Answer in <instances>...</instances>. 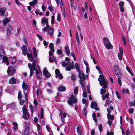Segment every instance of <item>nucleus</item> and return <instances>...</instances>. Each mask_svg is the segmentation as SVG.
<instances>
[{
	"mask_svg": "<svg viewBox=\"0 0 135 135\" xmlns=\"http://www.w3.org/2000/svg\"><path fill=\"white\" fill-rule=\"evenodd\" d=\"M60 7L61 8V9H65L64 6V3L62 1V0H61Z\"/></svg>",
	"mask_w": 135,
	"mask_h": 135,
	"instance_id": "nucleus-41",
	"label": "nucleus"
},
{
	"mask_svg": "<svg viewBox=\"0 0 135 135\" xmlns=\"http://www.w3.org/2000/svg\"><path fill=\"white\" fill-rule=\"evenodd\" d=\"M103 42L104 45L109 43L110 42L108 38L106 37H104L103 38Z\"/></svg>",
	"mask_w": 135,
	"mask_h": 135,
	"instance_id": "nucleus-21",
	"label": "nucleus"
},
{
	"mask_svg": "<svg viewBox=\"0 0 135 135\" xmlns=\"http://www.w3.org/2000/svg\"><path fill=\"white\" fill-rule=\"evenodd\" d=\"M76 77L75 75L74 74H72L71 78L72 80H75L76 79Z\"/></svg>",
	"mask_w": 135,
	"mask_h": 135,
	"instance_id": "nucleus-49",
	"label": "nucleus"
},
{
	"mask_svg": "<svg viewBox=\"0 0 135 135\" xmlns=\"http://www.w3.org/2000/svg\"><path fill=\"white\" fill-rule=\"evenodd\" d=\"M58 90L60 92L65 91L66 90V88L65 86H61L58 88Z\"/></svg>",
	"mask_w": 135,
	"mask_h": 135,
	"instance_id": "nucleus-23",
	"label": "nucleus"
},
{
	"mask_svg": "<svg viewBox=\"0 0 135 135\" xmlns=\"http://www.w3.org/2000/svg\"><path fill=\"white\" fill-rule=\"evenodd\" d=\"M119 52L118 54V57L120 60L122 59V55H123V51L122 47L119 48Z\"/></svg>",
	"mask_w": 135,
	"mask_h": 135,
	"instance_id": "nucleus-14",
	"label": "nucleus"
},
{
	"mask_svg": "<svg viewBox=\"0 0 135 135\" xmlns=\"http://www.w3.org/2000/svg\"><path fill=\"white\" fill-rule=\"evenodd\" d=\"M77 100L76 98L74 97V95H72L69 97V100L68 102L70 106L73 105V103L75 104L77 102Z\"/></svg>",
	"mask_w": 135,
	"mask_h": 135,
	"instance_id": "nucleus-8",
	"label": "nucleus"
},
{
	"mask_svg": "<svg viewBox=\"0 0 135 135\" xmlns=\"http://www.w3.org/2000/svg\"><path fill=\"white\" fill-rule=\"evenodd\" d=\"M49 47L50 50H54V47L53 44L52 43H50L49 45Z\"/></svg>",
	"mask_w": 135,
	"mask_h": 135,
	"instance_id": "nucleus-43",
	"label": "nucleus"
},
{
	"mask_svg": "<svg viewBox=\"0 0 135 135\" xmlns=\"http://www.w3.org/2000/svg\"><path fill=\"white\" fill-rule=\"evenodd\" d=\"M22 87L23 91V93L24 95L26 101L27 100H28L27 94L28 85L27 84H26L24 81L23 82Z\"/></svg>",
	"mask_w": 135,
	"mask_h": 135,
	"instance_id": "nucleus-6",
	"label": "nucleus"
},
{
	"mask_svg": "<svg viewBox=\"0 0 135 135\" xmlns=\"http://www.w3.org/2000/svg\"><path fill=\"white\" fill-rule=\"evenodd\" d=\"M47 72H48L46 68H44L43 70V74H45L47 73Z\"/></svg>",
	"mask_w": 135,
	"mask_h": 135,
	"instance_id": "nucleus-59",
	"label": "nucleus"
},
{
	"mask_svg": "<svg viewBox=\"0 0 135 135\" xmlns=\"http://www.w3.org/2000/svg\"><path fill=\"white\" fill-rule=\"evenodd\" d=\"M114 133L113 132H110L108 131H107V135H113Z\"/></svg>",
	"mask_w": 135,
	"mask_h": 135,
	"instance_id": "nucleus-56",
	"label": "nucleus"
},
{
	"mask_svg": "<svg viewBox=\"0 0 135 135\" xmlns=\"http://www.w3.org/2000/svg\"><path fill=\"white\" fill-rule=\"evenodd\" d=\"M43 44L45 46V48H46L47 47V46L48 44V43L46 42L45 41H43Z\"/></svg>",
	"mask_w": 135,
	"mask_h": 135,
	"instance_id": "nucleus-52",
	"label": "nucleus"
},
{
	"mask_svg": "<svg viewBox=\"0 0 135 135\" xmlns=\"http://www.w3.org/2000/svg\"><path fill=\"white\" fill-rule=\"evenodd\" d=\"M122 39L123 40V41L124 45L125 46H126V39L125 38L123 37L122 36Z\"/></svg>",
	"mask_w": 135,
	"mask_h": 135,
	"instance_id": "nucleus-54",
	"label": "nucleus"
},
{
	"mask_svg": "<svg viewBox=\"0 0 135 135\" xmlns=\"http://www.w3.org/2000/svg\"><path fill=\"white\" fill-rule=\"evenodd\" d=\"M98 129L100 132L102 131L103 130L102 126L101 124H99L98 126Z\"/></svg>",
	"mask_w": 135,
	"mask_h": 135,
	"instance_id": "nucleus-48",
	"label": "nucleus"
},
{
	"mask_svg": "<svg viewBox=\"0 0 135 135\" xmlns=\"http://www.w3.org/2000/svg\"><path fill=\"white\" fill-rule=\"evenodd\" d=\"M48 33L49 34L50 36H52L54 32V29L52 27H50L47 31Z\"/></svg>",
	"mask_w": 135,
	"mask_h": 135,
	"instance_id": "nucleus-18",
	"label": "nucleus"
},
{
	"mask_svg": "<svg viewBox=\"0 0 135 135\" xmlns=\"http://www.w3.org/2000/svg\"><path fill=\"white\" fill-rule=\"evenodd\" d=\"M129 105L130 106H134L135 107V100L134 101H131L129 103Z\"/></svg>",
	"mask_w": 135,
	"mask_h": 135,
	"instance_id": "nucleus-40",
	"label": "nucleus"
},
{
	"mask_svg": "<svg viewBox=\"0 0 135 135\" xmlns=\"http://www.w3.org/2000/svg\"><path fill=\"white\" fill-rule=\"evenodd\" d=\"M62 15L64 16V17H65V9H61Z\"/></svg>",
	"mask_w": 135,
	"mask_h": 135,
	"instance_id": "nucleus-55",
	"label": "nucleus"
},
{
	"mask_svg": "<svg viewBox=\"0 0 135 135\" xmlns=\"http://www.w3.org/2000/svg\"><path fill=\"white\" fill-rule=\"evenodd\" d=\"M8 61L9 60L11 64L15 62L16 61V59L15 57H11L9 59H8Z\"/></svg>",
	"mask_w": 135,
	"mask_h": 135,
	"instance_id": "nucleus-29",
	"label": "nucleus"
},
{
	"mask_svg": "<svg viewBox=\"0 0 135 135\" xmlns=\"http://www.w3.org/2000/svg\"><path fill=\"white\" fill-rule=\"evenodd\" d=\"M65 51L67 55H69L70 53V51L68 45H66L65 47Z\"/></svg>",
	"mask_w": 135,
	"mask_h": 135,
	"instance_id": "nucleus-22",
	"label": "nucleus"
},
{
	"mask_svg": "<svg viewBox=\"0 0 135 135\" xmlns=\"http://www.w3.org/2000/svg\"><path fill=\"white\" fill-rule=\"evenodd\" d=\"M37 0H33L29 3V4L30 6H33L35 5L37 2Z\"/></svg>",
	"mask_w": 135,
	"mask_h": 135,
	"instance_id": "nucleus-28",
	"label": "nucleus"
},
{
	"mask_svg": "<svg viewBox=\"0 0 135 135\" xmlns=\"http://www.w3.org/2000/svg\"><path fill=\"white\" fill-rule=\"evenodd\" d=\"M12 124L14 126L13 128V129L14 131H16L18 129V125L16 122H13Z\"/></svg>",
	"mask_w": 135,
	"mask_h": 135,
	"instance_id": "nucleus-19",
	"label": "nucleus"
},
{
	"mask_svg": "<svg viewBox=\"0 0 135 135\" xmlns=\"http://www.w3.org/2000/svg\"><path fill=\"white\" fill-rule=\"evenodd\" d=\"M22 98L21 92V91H19L18 93V99H20Z\"/></svg>",
	"mask_w": 135,
	"mask_h": 135,
	"instance_id": "nucleus-46",
	"label": "nucleus"
},
{
	"mask_svg": "<svg viewBox=\"0 0 135 135\" xmlns=\"http://www.w3.org/2000/svg\"><path fill=\"white\" fill-rule=\"evenodd\" d=\"M48 9L51 12H52L54 10L52 7L50 6H49L48 7Z\"/></svg>",
	"mask_w": 135,
	"mask_h": 135,
	"instance_id": "nucleus-63",
	"label": "nucleus"
},
{
	"mask_svg": "<svg viewBox=\"0 0 135 135\" xmlns=\"http://www.w3.org/2000/svg\"><path fill=\"white\" fill-rule=\"evenodd\" d=\"M119 75V77L118 76H117L118 78V81L119 84L120 85H121L122 83L121 80L120 79V78L121 77V74H120V75Z\"/></svg>",
	"mask_w": 135,
	"mask_h": 135,
	"instance_id": "nucleus-37",
	"label": "nucleus"
},
{
	"mask_svg": "<svg viewBox=\"0 0 135 135\" xmlns=\"http://www.w3.org/2000/svg\"><path fill=\"white\" fill-rule=\"evenodd\" d=\"M60 113L59 114V115L60 116H61V120L62 121V122L63 123L64 121V118H63V117H62V115L60 110Z\"/></svg>",
	"mask_w": 135,
	"mask_h": 135,
	"instance_id": "nucleus-53",
	"label": "nucleus"
},
{
	"mask_svg": "<svg viewBox=\"0 0 135 135\" xmlns=\"http://www.w3.org/2000/svg\"><path fill=\"white\" fill-rule=\"evenodd\" d=\"M22 51V54L24 55H27V57L29 60L31 62L33 61L32 64L29 63L28 66L30 69V76H31L33 74V70L36 71V74H41V72L40 70L39 65L38 64L36 65V64L35 60L33 61V57L32 56V53L31 50L28 49V50L27 47L23 45L21 48Z\"/></svg>",
	"mask_w": 135,
	"mask_h": 135,
	"instance_id": "nucleus-1",
	"label": "nucleus"
},
{
	"mask_svg": "<svg viewBox=\"0 0 135 135\" xmlns=\"http://www.w3.org/2000/svg\"><path fill=\"white\" fill-rule=\"evenodd\" d=\"M44 75H45V77L46 78L49 77L51 75L48 72H47L45 74H44Z\"/></svg>",
	"mask_w": 135,
	"mask_h": 135,
	"instance_id": "nucleus-58",
	"label": "nucleus"
},
{
	"mask_svg": "<svg viewBox=\"0 0 135 135\" xmlns=\"http://www.w3.org/2000/svg\"><path fill=\"white\" fill-rule=\"evenodd\" d=\"M80 128L79 127H77V130L78 135H81L82 131L80 129Z\"/></svg>",
	"mask_w": 135,
	"mask_h": 135,
	"instance_id": "nucleus-34",
	"label": "nucleus"
},
{
	"mask_svg": "<svg viewBox=\"0 0 135 135\" xmlns=\"http://www.w3.org/2000/svg\"><path fill=\"white\" fill-rule=\"evenodd\" d=\"M10 68L8 67V69L7 71V72L8 75L9 76H11L15 72V70L13 68L11 67L10 66H9Z\"/></svg>",
	"mask_w": 135,
	"mask_h": 135,
	"instance_id": "nucleus-10",
	"label": "nucleus"
},
{
	"mask_svg": "<svg viewBox=\"0 0 135 135\" xmlns=\"http://www.w3.org/2000/svg\"><path fill=\"white\" fill-rule=\"evenodd\" d=\"M133 111L134 109L133 108L130 109L129 110V112L131 114H132L133 112Z\"/></svg>",
	"mask_w": 135,
	"mask_h": 135,
	"instance_id": "nucleus-61",
	"label": "nucleus"
},
{
	"mask_svg": "<svg viewBox=\"0 0 135 135\" xmlns=\"http://www.w3.org/2000/svg\"><path fill=\"white\" fill-rule=\"evenodd\" d=\"M33 51L34 57H36L37 55V52H38V51L36 50V48L34 47L33 49Z\"/></svg>",
	"mask_w": 135,
	"mask_h": 135,
	"instance_id": "nucleus-27",
	"label": "nucleus"
},
{
	"mask_svg": "<svg viewBox=\"0 0 135 135\" xmlns=\"http://www.w3.org/2000/svg\"><path fill=\"white\" fill-rule=\"evenodd\" d=\"M41 91L38 89L36 90V94L37 97H41Z\"/></svg>",
	"mask_w": 135,
	"mask_h": 135,
	"instance_id": "nucleus-31",
	"label": "nucleus"
},
{
	"mask_svg": "<svg viewBox=\"0 0 135 135\" xmlns=\"http://www.w3.org/2000/svg\"><path fill=\"white\" fill-rule=\"evenodd\" d=\"M84 81H79V82L81 85V87L82 88V90L85 91L86 90V88L85 83H84Z\"/></svg>",
	"mask_w": 135,
	"mask_h": 135,
	"instance_id": "nucleus-20",
	"label": "nucleus"
},
{
	"mask_svg": "<svg viewBox=\"0 0 135 135\" xmlns=\"http://www.w3.org/2000/svg\"><path fill=\"white\" fill-rule=\"evenodd\" d=\"M113 68L115 72V73L117 76L119 77V75H120V73L119 71V68L118 66L116 65H113Z\"/></svg>",
	"mask_w": 135,
	"mask_h": 135,
	"instance_id": "nucleus-13",
	"label": "nucleus"
},
{
	"mask_svg": "<svg viewBox=\"0 0 135 135\" xmlns=\"http://www.w3.org/2000/svg\"><path fill=\"white\" fill-rule=\"evenodd\" d=\"M75 68L78 71V72H79V71H81L80 70L79 66L77 63H75Z\"/></svg>",
	"mask_w": 135,
	"mask_h": 135,
	"instance_id": "nucleus-35",
	"label": "nucleus"
},
{
	"mask_svg": "<svg viewBox=\"0 0 135 135\" xmlns=\"http://www.w3.org/2000/svg\"><path fill=\"white\" fill-rule=\"evenodd\" d=\"M96 114L95 113H93L92 114V117L93 120L95 122H97V119L96 118Z\"/></svg>",
	"mask_w": 135,
	"mask_h": 135,
	"instance_id": "nucleus-50",
	"label": "nucleus"
},
{
	"mask_svg": "<svg viewBox=\"0 0 135 135\" xmlns=\"http://www.w3.org/2000/svg\"><path fill=\"white\" fill-rule=\"evenodd\" d=\"M99 78L98 79V81L100 82V85L103 88L100 90V94L102 95L103 100H104L108 98L109 96V94L107 93L105 95H104L107 92L106 89L107 87V84L108 83V82L106 80L103 76L102 74L99 75Z\"/></svg>",
	"mask_w": 135,
	"mask_h": 135,
	"instance_id": "nucleus-2",
	"label": "nucleus"
},
{
	"mask_svg": "<svg viewBox=\"0 0 135 135\" xmlns=\"http://www.w3.org/2000/svg\"><path fill=\"white\" fill-rule=\"evenodd\" d=\"M104 46L106 48L108 49H112L113 48V46L110 42L109 43H108V44H106L105 45H104Z\"/></svg>",
	"mask_w": 135,
	"mask_h": 135,
	"instance_id": "nucleus-24",
	"label": "nucleus"
},
{
	"mask_svg": "<svg viewBox=\"0 0 135 135\" xmlns=\"http://www.w3.org/2000/svg\"><path fill=\"white\" fill-rule=\"evenodd\" d=\"M124 4V3L123 1L120 2L119 3V9L121 12H123L124 11V9L123 7Z\"/></svg>",
	"mask_w": 135,
	"mask_h": 135,
	"instance_id": "nucleus-17",
	"label": "nucleus"
},
{
	"mask_svg": "<svg viewBox=\"0 0 135 135\" xmlns=\"http://www.w3.org/2000/svg\"><path fill=\"white\" fill-rule=\"evenodd\" d=\"M37 37L39 38V39L40 40H41L42 39V37L41 36V35L39 34H37Z\"/></svg>",
	"mask_w": 135,
	"mask_h": 135,
	"instance_id": "nucleus-64",
	"label": "nucleus"
},
{
	"mask_svg": "<svg viewBox=\"0 0 135 135\" xmlns=\"http://www.w3.org/2000/svg\"><path fill=\"white\" fill-rule=\"evenodd\" d=\"M57 53L59 55L62 54L63 53V51L61 49H58L57 51Z\"/></svg>",
	"mask_w": 135,
	"mask_h": 135,
	"instance_id": "nucleus-38",
	"label": "nucleus"
},
{
	"mask_svg": "<svg viewBox=\"0 0 135 135\" xmlns=\"http://www.w3.org/2000/svg\"><path fill=\"white\" fill-rule=\"evenodd\" d=\"M6 9L5 8H0V16L4 15Z\"/></svg>",
	"mask_w": 135,
	"mask_h": 135,
	"instance_id": "nucleus-25",
	"label": "nucleus"
},
{
	"mask_svg": "<svg viewBox=\"0 0 135 135\" xmlns=\"http://www.w3.org/2000/svg\"><path fill=\"white\" fill-rule=\"evenodd\" d=\"M83 91V97L85 98H86L87 96L86 91H85V90Z\"/></svg>",
	"mask_w": 135,
	"mask_h": 135,
	"instance_id": "nucleus-51",
	"label": "nucleus"
},
{
	"mask_svg": "<svg viewBox=\"0 0 135 135\" xmlns=\"http://www.w3.org/2000/svg\"><path fill=\"white\" fill-rule=\"evenodd\" d=\"M60 43V40L59 38H57L56 40V44L59 45Z\"/></svg>",
	"mask_w": 135,
	"mask_h": 135,
	"instance_id": "nucleus-57",
	"label": "nucleus"
},
{
	"mask_svg": "<svg viewBox=\"0 0 135 135\" xmlns=\"http://www.w3.org/2000/svg\"><path fill=\"white\" fill-rule=\"evenodd\" d=\"M37 127V131L38 133H40L41 132V126L38 123H37L36 125Z\"/></svg>",
	"mask_w": 135,
	"mask_h": 135,
	"instance_id": "nucleus-30",
	"label": "nucleus"
},
{
	"mask_svg": "<svg viewBox=\"0 0 135 135\" xmlns=\"http://www.w3.org/2000/svg\"><path fill=\"white\" fill-rule=\"evenodd\" d=\"M61 18L60 15L59 13H58L57 18V21L59 22L61 20Z\"/></svg>",
	"mask_w": 135,
	"mask_h": 135,
	"instance_id": "nucleus-47",
	"label": "nucleus"
},
{
	"mask_svg": "<svg viewBox=\"0 0 135 135\" xmlns=\"http://www.w3.org/2000/svg\"><path fill=\"white\" fill-rule=\"evenodd\" d=\"M78 91V88L77 87H76L74 89V92L75 94L77 95Z\"/></svg>",
	"mask_w": 135,
	"mask_h": 135,
	"instance_id": "nucleus-39",
	"label": "nucleus"
},
{
	"mask_svg": "<svg viewBox=\"0 0 135 135\" xmlns=\"http://www.w3.org/2000/svg\"><path fill=\"white\" fill-rule=\"evenodd\" d=\"M115 93L117 98L119 99H120L121 98V96L118 92L117 91H116Z\"/></svg>",
	"mask_w": 135,
	"mask_h": 135,
	"instance_id": "nucleus-42",
	"label": "nucleus"
},
{
	"mask_svg": "<svg viewBox=\"0 0 135 135\" xmlns=\"http://www.w3.org/2000/svg\"><path fill=\"white\" fill-rule=\"evenodd\" d=\"M19 100L20 104V105H23L24 103V100H21V99Z\"/></svg>",
	"mask_w": 135,
	"mask_h": 135,
	"instance_id": "nucleus-60",
	"label": "nucleus"
},
{
	"mask_svg": "<svg viewBox=\"0 0 135 135\" xmlns=\"http://www.w3.org/2000/svg\"><path fill=\"white\" fill-rule=\"evenodd\" d=\"M62 64L63 67H66V70L67 71H70L71 69H74L75 68L74 63H71L70 61L66 62L64 61L62 62Z\"/></svg>",
	"mask_w": 135,
	"mask_h": 135,
	"instance_id": "nucleus-4",
	"label": "nucleus"
},
{
	"mask_svg": "<svg viewBox=\"0 0 135 135\" xmlns=\"http://www.w3.org/2000/svg\"><path fill=\"white\" fill-rule=\"evenodd\" d=\"M55 72L56 74L55 77L56 78H59L61 79H63V76L60 73L59 69H56Z\"/></svg>",
	"mask_w": 135,
	"mask_h": 135,
	"instance_id": "nucleus-9",
	"label": "nucleus"
},
{
	"mask_svg": "<svg viewBox=\"0 0 135 135\" xmlns=\"http://www.w3.org/2000/svg\"><path fill=\"white\" fill-rule=\"evenodd\" d=\"M91 107V108H94L96 110L98 111L99 110V108L97 107V104L94 101H92Z\"/></svg>",
	"mask_w": 135,
	"mask_h": 135,
	"instance_id": "nucleus-15",
	"label": "nucleus"
},
{
	"mask_svg": "<svg viewBox=\"0 0 135 135\" xmlns=\"http://www.w3.org/2000/svg\"><path fill=\"white\" fill-rule=\"evenodd\" d=\"M22 110L23 111V115L22 116V118L25 120L27 119L29 117V115L28 113H27V110L26 109L25 106V105L23 106L22 108Z\"/></svg>",
	"mask_w": 135,
	"mask_h": 135,
	"instance_id": "nucleus-7",
	"label": "nucleus"
},
{
	"mask_svg": "<svg viewBox=\"0 0 135 135\" xmlns=\"http://www.w3.org/2000/svg\"><path fill=\"white\" fill-rule=\"evenodd\" d=\"M49 53V55L50 57L52 56L53 53L54 52V50H50Z\"/></svg>",
	"mask_w": 135,
	"mask_h": 135,
	"instance_id": "nucleus-36",
	"label": "nucleus"
},
{
	"mask_svg": "<svg viewBox=\"0 0 135 135\" xmlns=\"http://www.w3.org/2000/svg\"><path fill=\"white\" fill-rule=\"evenodd\" d=\"M108 120L110 119L112 120H113L114 119V117L113 115H110L107 118Z\"/></svg>",
	"mask_w": 135,
	"mask_h": 135,
	"instance_id": "nucleus-45",
	"label": "nucleus"
},
{
	"mask_svg": "<svg viewBox=\"0 0 135 135\" xmlns=\"http://www.w3.org/2000/svg\"><path fill=\"white\" fill-rule=\"evenodd\" d=\"M46 127L48 131L49 132H50V129L49 126L48 125H46Z\"/></svg>",
	"mask_w": 135,
	"mask_h": 135,
	"instance_id": "nucleus-62",
	"label": "nucleus"
},
{
	"mask_svg": "<svg viewBox=\"0 0 135 135\" xmlns=\"http://www.w3.org/2000/svg\"><path fill=\"white\" fill-rule=\"evenodd\" d=\"M48 23V18L45 17H42L41 19V24L42 26L44 27L46 24Z\"/></svg>",
	"mask_w": 135,
	"mask_h": 135,
	"instance_id": "nucleus-12",
	"label": "nucleus"
},
{
	"mask_svg": "<svg viewBox=\"0 0 135 135\" xmlns=\"http://www.w3.org/2000/svg\"><path fill=\"white\" fill-rule=\"evenodd\" d=\"M10 20L8 18H6L3 20V26H2L1 27H0V28L3 30V31L5 30V28L6 29L7 35L8 36H9L11 35V31L12 30L11 26L9 25H8L7 26V23L10 22Z\"/></svg>",
	"mask_w": 135,
	"mask_h": 135,
	"instance_id": "nucleus-3",
	"label": "nucleus"
},
{
	"mask_svg": "<svg viewBox=\"0 0 135 135\" xmlns=\"http://www.w3.org/2000/svg\"><path fill=\"white\" fill-rule=\"evenodd\" d=\"M25 130L24 132H25V133L26 132L27 133L28 132H29V127L30 126V124L29 122H25Z\"/></svg>",
	"mask_w": 135,
	"mask_h": 135,
	"instance_id": "nucleus-16",
	"label": "nucleus"
},
{
	"mask_svg": "<svg viewBox=\"0 0 135 135\" xmlns=\"http://www.w3.org/2000/svg\"><path fill=\"white\" fill-rule=\"evenodd\" d=\"M56 58L54 57H50L49 58V61L50 62H52L56 60Z\"/></svg>",
	"mask_w": 135,
	"mask_h": 135,
	"instance_id": "nucleus-33",
	"label": "nucleus"
},
{
	"mask_svg": "<svg viewBox=\"0 0 135 135\" xmlns=\"http://www.w3.org/2000/svg\"><path fill=\"white\" fill-rule=\"evenodd\" d=\"M82 113L86 117L87 112L86 110V108H84L82 110Z\"/></svg>",
	"mask_w": 135,
	"mask_h": 135,
	"instance_id": "nucleus-32",
	"label": "nucleus"
},
{
	"mask_svg": "<svg viewBox=\"0 0 135 135\" xmlns=\"http://www.w3.org/2000/svg\"><path fill=\"white\" fill-rule=\"evenodd\" d=\"M78 73H79L78 75V77L80 79L79 81H84L86 78L84 74L82 73L81 71H79V72Z\"/></svg>",
	"mask_w": 135,
	"mask_h": 135,
	"instance_id": "nucleus-11",
	"label": "nucleus"
},
{
	"mask_svg": "<svg viewBox=\"0 0 135 135\" xmlns=\"http://www.w3.org/2000/svg\"><path fill=\"white\" fill-rule=\"evenodd\" d=\"M4 53L3 49L0 47V59L2 58V62H5L7 65H8L9 64L8 59L7 57L4 56Z\"/></svg>",
	"mask_w": 135,
	"mask_h": 135,
	"instance_id": "nucleus-5",
	"label": "nucleus"
},
{
	"mask_svg": "<svg viewBox=\"0 0 135 135\" xmlns=\"http://www.w3.org/2000/svg\"><path fill=\"white\" fill-rule=\"evenodd\" d=\"M16 79L14 77L11 78L9 80V83L10 84H14L16 83Z\"/></svg>",
	"mask_w": 135,
	"mask_h": 135,
	"instance_id": "nucleus-26",
	"label": "nucleus"
},
{
	"mask_svg": "<svg viewBox=\"0 0 135 135\" xmlns=\"http://www.w3.org/2000/svg\"><path fill=\"white\" fill-rule=\"evenodd\" d=\"M71 55L73 57L74 59V60L76 61V58L74 54V53L73 52H72L71 53Z\"/></svg>",
	"mask_w": 135,
	"mask_h": 135,
	"instance_id": "nucleus-44",
	"label": "nucleus"
}]
</instances>
